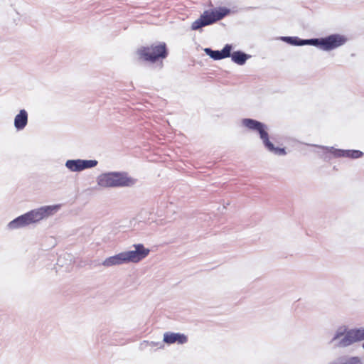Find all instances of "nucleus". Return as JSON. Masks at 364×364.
<instances>
[{"label":"nucleus","mask_w":364,"mask_h":364,"mask_svg":"<svg viewBox=\"0 0 364 364\" xmlns=\"http://www.w3.org/2000/svg\"><path fill=\"white\" fill-rule=\"evenodd\" d=\"M363 350H364V343H363Z\"/></svg>","instance_id":"18"},{"label":"nucleus","mask_w":364,"mask_h":364,"mask_svg":"<svg viewBox=\"0 0 364 364\" xmlns=\"http://www.w3.org/2000/svg\"><path fill=\"white\" fill-rule=\"evenodd\" d=\"M124 264H127L124 252H121L118 254L107 257L102 263V264L105 267L119 266Z\"/></svg>","instance_id":"14"},{"label":"nucleus","mask_w":364,"mask_h":364,"mask_svg":"<svg viewBox=\"0 0 364 364\" xmlns=\"http://www.w3.org/2000/svg\"><path fill=\"white\" fill-rule=\"evenodd\" d=\"M97 184L102 188L131 187L137 180L125 172H107L100 174L96 179Z\"/></svg>","instance_id":"4"},{"label":"nucleus","mask_w":364,"mask_h":364,"mask_svg":"<svg viewBox=\"0 0 364 364\" xmlns=\"http://www.w3.org/2000/svg\"><path fill=\"white\" fill-rule=\"evenodd\" d=\"M97 165V161L86 159H69L65 164V166L70 172H81L95 167Z\"/></svg>","instance_id":"10"},{"label":"nucleus","mask_w":364,"mask_h":364,"mask_svg":"<svg viewBox=\"0 0 364 364\" xmlns=\"http://www.w3.org/2000/svg\"><path fill=\"white\" fill-rule=\"evenodd\" d=\"M326 149L336 157L358 159L363 155V152L359 150L336 149L333 147H326Z\"/></svg>","instance_id":"11"},{"label":"nucleus","mask_w":364,"mask_h":364,"mask_svg":"<svg viewBox=\"0 0 364 364\" xmlns=\"http://www.w3.org/2000/svg\"><path fill=\"white\" fill-rule=\"evenodd\" d=\"M159 345V343H154V342H151V343H150V346H158Z\"/></svg>","instance_id":"17"},{"label":"nucleus","mask_w":364,"mask_h":364,"mask_svg":"<svg viewBox=\"0 0 364 364\" xmlns=\"http://www.w3.org/2000/svg\"><path fill=\"white\" fill-rule=\"evenodd\" d=\"M28 121V112L22 109L19 110L18 113L15 116L14 120V125L17 131H21L26 127Z\"/></svg>","instance_id":"15"},{"label":"nucleus","mask_w":364,"mask_h":364,"mask_svg":"<svg viewBox=\"0 0 364 364\" xmlns=\"http://www.w3.org/2000/svg\"><path fill=\"white\" fill-rule=\"evenodd\" d=\"M232 50V46L227 44L225 46L223 49L220 51L213 50L210 48H204V52L214 60H221L230 56V52Z\"/></svg>","instance_id":"13"},{"label":"nucleus","mask_w":364,"mask_h":364,"mask_svg":"<svg viewBox=\"0 0 364 364\" xmlns=\"http://www.w3.org/2000/svg\"><path fill=\"white\" fill-rule=\"evenodd\" d=\"M364 340V328H348L347 326H338L333 333L331 343L345 348Z\"/></svg>","instance_id":"3"},{"label":"nucleus","mask_w":364,"mask_h":364,"mask_svg":"<svg viewBox=\"0 0 364 364\" xmlns=\"http://www.w3.org/2000/svg\"><path fill=\"white\" fill-rule=\"evenodd\" d=\"M163 341L168 345L178 343L183 344L188 341V337L183 333L166 332L164 334Z\"/></svg>","instance_id":"12"},{"label":"nucleus","mask_w":364,"mask_h":364,"mask_svg":"<svg viewBox=\"0 0 364 364\" xmlns=\"http://www.w3.org/2000/svg\"><path fill=\"white\" fill-rule=\"evenodd\" d=\"M230 10L225 7L205 11L200 18L192 23L191 29L196 31L202 27L210 25L215 21L222 19L223 17L227 16Z\"/></svg>","instance_id":"7"},{"label":"nucleus","mask_w":364,"mask_h":364,"mask_svg":"<svg viewBox=\"0 0 364 364\" xmlns=\"http://www.w3.org/2000/svg\"><path fill=\"white\" fill-rule=\"evenodd\" d=\"M132 250L124 251L127 264L139 263L144 259L150 253V250L143 244H134Z\"/></svg>","instance_id":"9"},{"label":"nucleus","mask_w":364,"mask_h":364,"mask_svg":"<svg viewBox=\"0 0 364 364\" xmlns=\"http://www.w3.org/2000/svg\"><path fill=\"white\" fill-rule=\"evenodd\" d=\"M241 124L247 129L257 132L264 146L268 151L279 156H284L286 154L284 149L275 147L269 141L267 132L268 129L264 124L252 119H243L241 121Z\"/></svg>","instance_id":"5"},{"label":"nucleus","mask_w":364,"mask_h":364,"mask_svg":"<svg viewBox=\"0 0 364 364\" xmlns=\"http://www.w3.org/2000/svg\"><path fill=\"white\" fill-rule=\"evenodd\" d=\"M232 60L238 64V65H244L246 60L250 58V56L242 52L237 51L233 52L232 54L230 53V56Z\"/></svg>","instance_id":"16"},{"label":"nucleus","mask_w":364,"mask_h":364,"mask_svg":"<svg viewBox=\"0 0 364 364\" xmlns=\"http://www.w3.org/2000/svg\"><path fill=\"white\" fill-rule=\"evenodd\" d=\"M136 53L140 59L152 63L160 59H164L167 56V50L164 43L141 47L136 50Z\"/></svg>","instance_id":"8"},{"label":"nucleus","mask_w":364,"mask_h":364,"mask_svg":"<svg viewBox=\"0 0 364 364\" xmlns=\"http://www.w3.org/2000/svg\"><path fill=\"white\" fill-rule=\"evenodd\" d=\"M241 124L247 129L257 132L264 146L268 151L279 156H284L286 154L284 149L275 147L269 141L267 132L268 129L264 124L252 119H243L241 121Z\"/></svg>","instance_id":"6"},{"label":"nucleus","mask_w":364,"mask_h":364,"mask_svg":"<svg viewBox=\"0 0 364 364\" xmlns=\"http://www.w3.org/2000/svg\"><path fill=\"white\" fill-rule=\"evenodd\" d=\"M60 207V205L57 204L44 205L38 208L31 210V211L27 212L9 222L7 225V229L10 230H18L23 228L31 224L38 223L41 220L55 214L59 211Z\"/></svg>","instance_id":"1"},{"label":"nucleus","mask_w":364,"mask_h":364,"mask_svg":"<svg viewBox=\"0 0 364 364\" xmlns=\"http://www.w3.org/2000/svg\"><path fill=\"white\" fill-rule=\"evenodd\" d=\"M280 39L292 46L311 45L318 48L329 51L342 46L348 41V38L342 34H332L325 38L302 40L298 37H281Z\"/></svg>","instance_id":"2"}]
</instances>
